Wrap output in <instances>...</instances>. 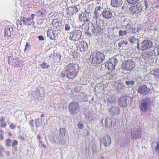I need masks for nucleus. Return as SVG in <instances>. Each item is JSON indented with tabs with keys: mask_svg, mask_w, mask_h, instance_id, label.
Segmentation results:
<instances>
[{
	"mask_svg": "<svg viewBox=\"0 0 159 159\" xmlns=\"http://www.w3.org/2000/svg\"><path fill=\"white\" fill-rule=\"evenodd\" d=\"M79 68V65L76 64L70 63L64 67L60 76L61 78L66 77L69 79L73 80L77 76Z\"/></svg>",
	"mask_w": 159,
	"mask_h": 159,
	"instance_id": "nucleus-1",
	"label": "nucleus"
},
{
	"mask_svg": "<svg viewBox=\"0 0 159 159\" xmlns=\"http://www.w3.org/2000/svg\"><path fill=\"white\" fill-rule=\"evenodd\" d=\"M3 148H0V152L2 151Z\"/></svg>",
	"mask_w": 159,
	"mask_h": 159,
	"instance_id": "nucleus-57",
	"label": "nucleus"
},
{
	"mask_svg": "<svg viewBox=\"0 0 159 159\" xmlns=\"http://www.w3.org/2000/svg\"><path fill=\"white\" fill-rule=\"evenodd\" d=\"M40 66L42 68H47L50 67L49 65H47V64L45 62H43L42 63L40 64Z\"/></svg>",
	"mask_w": 159,
	"mask_h": 159,
	"instance_id": "nucleus-29",
	"label": "nucleus"
},
{
	"mask_svg": "<svg viewBox=\"0 0 159 159\" xmlns=\"http://www.w3.org/2000/svg\"><path fill=\"white\" fill-rule=\"evenodd\" d=\"M77 126L78 128L80 129H83L84 127L83 124L81 123H78Z\"/></svg>",
	"mask_w": 159,
	"mask_h": 159,
	"instance_id": "nucleus-37",
	"label": "nucleus"
},
{
	"mask_svg": "<svg viewBox=\"0 0 159 159\" xmlns=\"http://www.w3.org/2000/svg\"><path fill=\"white\" fill-rule=\"evenodd\" d=\"M17 128H18V129H20V126H18Z\"/></svg>",
	"mask_w": 159,
	"mask_h": 159,
	"instance_id": "nucleus-60",
	"label": "nucleus"
},
{
	"mask_svg": "<svg viewBox=\"0 0 159 159\" xmlns=\"http://www.w3.org/2000/svg\"><path fill=\"white\" fill-rule=\"evenodd\" d=\"M4 35L5 36H10L11 34V31L10 27H7L5 29Z\"/></svg>",
	"mask_w": 159,
	"mask_h": 159,
	"instance_id": "nucleus-26",
	"label": "nucleus"
},
{
	"mask_svg": "<svg viewBox=\"0 0 159 159\" xmlns=\"http://www.w3.org/2000/svg\"><path fill=\"white\" fill-rule=\"evenodd\" d=\"M135 62L132 59L124 61L122 64V69L124 70L131 71L135 67Z\"/></svg>",
	"mask_w": 159,
	"mask_h": 159,
	"instance_id": "nucleus-6",
	"label": "nucleus"
},
{
	"mask_svg": "<svg viewBox=\"0 0 159 159\" xmlns=\"http://www.w3.org/2000/svg\"><path fill=\"white\" fill-rule=\"evenodd\" d=\"M39 120V119L36 120V122H35V124H36V125H37V120Z\"/></svg>",
	"mask_w": 159,
	"mask_h": 159,
	"instance_id": "nucleus-63",
	"label": "nucleus"
},
{
	"mask_svg": "<svg viewBox=\"0 0 159 159\" xmlns=\"http://www.w3.org/2000/svg\"><path fill=\"white\" fill-rule=\"evenodd\" d=\"M123 31L122 30H120L119 32V34L120 36H122L123 34Z\"/></svg>",
	"mask_w": 159,
	"mask_h": 159,
	"instance_id": "nucleus-46",
	"label": "nucleus"
},
{
	"mask_svg": "<svg viewBox=\"0 0 159 159\" xmlns=\"http://www.w3.org/2000/svg\"><path fill=\"white\" fill-rule=\"evenodd\" d=\"M70 28L69 24H66L65 25V30L66 31H68L70 30Z\"/></svg>",
	"mask_w": 159,
	"mask_h": 159,
	"instance_id": "nucleus-43",
	"label": "nucleus"
},
{
	"mask_svg": "<svg viewBox=\"0 0 159 159\" xmlns=\"http://www.w3.org/2000/svg\"><path fill=\"white\" fill-rule=\"evenodd\" d=\"M37 137L38 139H39V141H40L41 139V137L39 135H37Z\"/></svg>",
	"mask_w": 159,
	"mask_h": 159,
	"instance_id": "nucleus-49",
	"label": "nucleus"
},
{
	"mask_svg": "<svg viewBox=\"0 0 159 159\" xmlns=\"http://www.w3.org/2000/svg\"><path fill=\"white\" fill-rule=\"evenodd\" d=\"M40 144H41L42 143H43V142L41 140H40V141H39Z\"/></svg>",
	"mask_w": 159,
	"mask_h": 159,
	"instance_id": "nucleus-58",
	"label": "nucleus"
},
{
	"mask_svg": "<svg viewBox=\"0 0 159 159\" xmlns=\"http://www.w3.org/2000/svg\"><path fill=\"white\" fill-rule=\"evenodd\" d=\"M144 3L145 7V9L147 10L148 7V2L147 0L144 1Z\"/></svg>",
	"mask_w": 159,
	"mask_h": 159,
	"instance_id": "nucleus-42",
	"label": "nucleus"
},
{
	"mask_svg": "<svg viewBox=\"0 0 159 159\" xmlns=\"http://www.w3.org/2000/svg\"><path fill=\"white\" fill-rule=\"evenodd\" d=\"M125 83L127 85H129V84L133 85L134 84V83L133 81H127Z\"/></svg>",
	"mask_w": 159,
	"mask_h": 159,
	"instance_id": "nucleus-44",
	"label": "nucleus"
},
{
	"mask_svg": "<svg viewBox=\"0 0 159 159\" xmlns=\"http://www.w3.org/2000/svg\"><path fill=\"white\" fill-rule=\"evenodd\" d=\"M104 158V157H102L101 158V159H103Z\"/></svg>",
	"mask_w": 159,
	"mask_h": 159,
	"instance_id": "nucleus-62",
	"label": "nucleus"
},
{
	"mask_svg": "<svg viewBox=\"0 0 159 159\" xmlns=\"http://www.w3.org/2000/svg\"><path fill=\"white\" fill-rule=\"evenodd\" d=\"M4 131L2 129H0V134H4Z\"/></svg>",
	"mask_w": 159,
	"mask_h": 159,
	"instance_id": "nucleus-50",
	"label": "nucleus"
},
{
	"mask_svg": "<svg viewBox=\"0 0 159 159\" xmlns=\"http://www.w3.org/2000/svg\"><path fill=\"white\" fill-rule=\"evenodd\" d=\"M102 29L98 24H96L92 27V33L93 34L97 35L101 32Z\"/></svg>",
	"mask_w": 159,
	"mask_h": 159,
	"instance_id": "nucleus-14",
	"label": "nucleus"
},
{
	"mask_svg": "<svg viewBox=\"0 0 159 159\" xmlns=\"http://www.w3.org/2000/svg\"><path fill=\"white\" fill-rule=\"evenodd\" d=\"M102 16L106 19H110L112 16V12L109 10L103 11L102 13Z\"/></svg>",
	"mask_w": 159,
	"mask_h": 159,
	"instance_id": "nucleus-20",
	"label": "nucleus"
},
{
	"mask_svg": "<svg viewBox=\"0 0 159 159\" xmlns=\"http://www.w3.org/2000/svg\"><path fill=\"white\" fill-rule=\"evenodd\" d=\"M82 34V32L80 30H75L70 33L69 39L74 41H78L81 39Z\"/></svg>",
	"mask_w": 159,
	"mask_h": 159,
	"instance_id": "nucleus-8",
	"label": "nucleus"
},
{
	"mask_svg": "<svg viewBox=\"0 0 159 159\" xmlns=\"http://www.w3.org/2000/svg\"><path fill=\"white\" fill-rule=\"evenodd\" d=\"M123 3V0H111V5L114 7H118L122 6Z\"/></svg>",
	"mask_w": 159,
	"mask_h": 159,
	"instance_id": "nucleus-17",
	"label": "nucleus"
},
{
	"mask_svg": "<svg viewBox=\"0 0 159 159\" xmlns=\"http://www.w3.org/2000/svg\"><path fill=\"white\" fill-rule=\"evenodd\" d=\"M105 126L107 127H110L112 125V120L110 118L107 117L105 120Z\"/></svg>",
	"mask_w": 159,
	"mask_h": 159,
	"instance_id": "nucleus-27",
	"label": "nucleus"
},
{
	"mask_svg": "<svg viewBox=\"0 0 159 159\" xmlns=\"http://www.w3.org/2000/svg\"><path fill=\"white\" fill-rule=\"evenodd\" d=\"M9 135L10 136H11L12 135V134L11 133H9Z\"/></svg>",
	"mask_w": 159,
	"mask_h": 159,
	"instance_id": "nucleus-61",
	"label": "nucleus"
},
{
	"mask_svg": "<svg viewBox=\"0 0 159 159\" xmlns=\"http://www.w3.org/2000/svg\"><path fill=\"white\" fill-rule=\"evenodd\" d=\"M129 101L128 100L127 96H123L121 97L118 101L119 105L123 108L126 107L129 103Z\"/></svg>",
	"mask_w": 159,
	"mask_h": 159,
	"instance_id": "nucleus-12",
	"label": "nucleus"
},
{
	"mask_svg": "<svg viewBox=\"0 0 159 159\" xmlns=\"http://www.w3.org/2000/svg\"><path fill=\"white\" fill-rule=\"evenodd\" d=\"M22 139L23 140H24L25 139V138H23V137H22Z\"/></svg>",
	"mask_w": 159,
	"mask_h": 159,
	"instance_id": "nucleus-64",
	"label": "nucleus"
},
{
	"mask_svg": "<svg viewBox=\"0 0 159 159\" xmlns=\"http://www.w3.org/2000/svg\"><path fill=\"white\" fill-rule=\"evenodd\" d=\"M117 63V61L116 59L114 58L111 59L110 61L106 63L105 67L109 70H113L115 69V66Z\"/></svg>",
	"mask_w": 159,
	"mask_h": 159,
	"instance_id": "nucleus-11",
	"label": "nucleus"
},
{
	"mask_svg": "<svg viewBox=\"0 0 159 159\" xmlns=\"http://www.w3.org/2000/svg\"><path fill=\"white\" fill-rule=\"evenodd\" d=\"M137 41L139 40V39H136L135 38L134 36H132L129 39V42L132 43L133 44L135 42H136V40Z\"/></svg>",
	"mask_w": 159,
	"mask_h": 159,
	"instance_id": "nucleus-31",
	"label": "nucleus"
},
{
	"mask_svg": "<svg viewBox=\"0 0 159 159\" xmlns=\"http://www.w3.org/2000/svg\"><path fill=\"white\" fill-rule=\"evenodd\" d=\"M16 59H12L11 61H9V63L10 65L13 66L14 67H15V66L16 64Z\"/></svg>",
	"mask_w": 159,
	"mask_h": 159,
	"instance_id": "nucleus-32",
	"label": "nucleus"
},
{
	"mask_svg": "<svg viewBox=\"0 0 159 159\" xmlns=\"http://www.w3.org/2000/svg\"><path fill=\"white\" fill-rule=\"evenodd\" d=\"M80 107L79 103L76 102H71L68 106L69 111L72 115L78 113L80 111Z\"/></svg>",
	"mask_w": 159,
	"mask_h": 159,
	"instance_id": "nucleus-5",
	"label": "nucleus"
},
{
	"mask_svg": "<svg viewBox=\"0 0 159 159\" xmlns=\"http://www.w3.org/2000/svg\"><path fill=\"white\" fill-rule=\"evenodd\" d=\"M157 54L159 55V46H158L157 51Z\"/></svg>",
	"mask_w": 159,
	"mask_h": 159,
	"instance_id": "nucleus-53",
	"label": "nucleus"
},
{
	"mask_svg": "<svg viewBox=\"0 0 159 159\" xmlns=\"http://www.w3.org/2000/svg\"><path fill=\"white\" fill-rule=\"evenodd\" d=\"M36 13L38 14V17L41 16L43 15V13L41 10L38 11Z\"/></svg>",
	"mask_w": 159,
	"mask_h": 159,
	"instance_id": "nucleus-40",
	"label": "nucleus"
},
{
	"mask_svg": "<svg viewBox=\"0 0 159 159\" xmlns=\"http://www.w3.org/2000/svg\"><path fill=\"white\" fill-rule=\"evenodd\" d=\"M18 143V141L16 140H14L13 141L11 146L12 147H14L16 145H17Z\"/></svg>",
	"mask_w": 159,
	"mask_h": 159,
	"instance_id": "nucleus-38",
	"label": "nucleus"
},
{
	"mask_svg": "<svg viewBox=\"0 0 159 159\" xmlns=\"http://www.w3.org/2000/svg\"><path fill=\"white\" fill-rule=\"evenodd\" d=\"M101 141L105 147L108 146L111 143L110 137L108 135H106L103 137V140H102Z\"/></svg>",
	"mask_w": 159,
	"mask_h": 159,
	"instance_id": "nucleus-19",
	"label": "nucleus"
},
{
	"mask_svg": "<svg viewBox=\"0 0 159 159\" xmlns=\"http://www.w3.org/2000/svg\"><path fill=\"white\" fill-rule=\"evenodd\" d=\"M38 38L39 40L43 41L44 40V38L42 35H40L38 36Z\"/></svg>",
	"mask_w": 159,
	"mask_h": 159,
	"instance_id": "nucleus-45",
	"label": "nucleus"
},
{
	"mask_svg": "<svg viewBox=\"0 0 159 159\" xmlns=\"http://www.w3.org/2000/svg\"><path fill=\"white\" fill-rule=\"evenodd\" d=\"M151 74L157 79H159V69L153 70L151 71Z\"/></svg>",
	"mask_w": 159,
	"mask_h": 159,
	"instance_id": "nucleus-25",
	"label": "nucleus"
},
{
	"mask_svg": "<svg viewBox=\"0 0 159 159\" xmlns=\"http://www.w3.org/2000/svg\"><path fill=\"white\" fill-rule=\"evenodd\" d=\"M143 9V6L142 4L138 3L136 5L130 7L129 10L132 13L136 14L141 12L142 11Z\"/></svg>",
	"mask_w": 159,
	"mask_h": 159,
	"instance_id": "nucleus-9",
	"label": "nucleus"
},
{
	"mask_svg": "<svg viewBox=\"0 0 159 159\" xmlns=\"http://www.w3.org/2000/svg\"><path fill=\"white\" fill-rule=\"evenodd\" d=\"M140 0H127L128 3L129 4L134 5L137 3Z\"/></svg>",
	"mask_w": 159,
	"mask_h": 159,
	"instance_id": "nucleus-30",
	"label": "nucleus"
},
{
	"mask_svg": "<svg viewBox=\"0 0 159 159\" xmlns=\"http://www.w3.org/2000/svg\"><path fill=\"white\" fill-rule=\"evenodd\" d=\"M11 140L9 139H7L6 140V146L7 147H9L10 146Z\"/></svg>",
	"mask_w": 159,
	"mask_h": 159,
	"instance_id": "nucleus-35",
	"label": "nucleus"
},
{
	"mask_svg": "<svg viewBox=\"0 0 159 159\" xmlns=\"http://www.w3.org/2000/svg\"><path fill=\"white\" fill-rule=\"evenodd\" d=\"M10 129H14L16 128V126L14 123H11L9 126Z\"/></svg>",
	"mask_w": 159,
	"mask_h": 159,
	"instance_id": "nucleus-39",
	"label": "nucleus"
},
{
	"mask_svg": "<svg viewBox=\"0 0 159 159\" xmlns=\"http://www.w3.org/2000/svg\"><path fill=\"white\" fill-rule=\"evenodd\" d=\"M152 45V42L151 40H145L143 41L140 44L139 43V42H138L137 43V47L139 50L143 51L150 49Z\"/></svg>",
	"mask_w": 159,
	"mask_h": 159,
	"instance_id": "nucleus-4",
	"label": "nucleus"
},
{
	"mask_svg": "<svg viewBox=\"0 0 159 159\" xmlns=\"http://www.w3.org/2000/svg\"><path fill=\"white\" fill-rule=\"evenodd\" d=\"M140 111L146 112L152 110V102L148 99L142 100L139 104Z\"/></svg>",
	"mask_w": 159,
	"mask_h": 159,
	"instance_id": "nucleus-3",
	"label": "nucleus"
},
{
	"mask_svg": "<svg viewBox=\"0 0 159 159\" xmlns=\"http://www.w3.org/2000/svg\"><path fill=\"white\" fill-rule=\"evenodd\" d=\"M66 134V131L65 128H61L60 129L59 134L60 138H64Z\"/></svg>",
	"mask_w": 159,
	"mask_h": 159,
	"instance_id": "nucleus-24",
	"label": "nucleus"
},
{
	"mask_svg": "<svg viewBox=\"0 0 159 159\" xmlns=\"http://www.w3.org/2000/svg\"><path fill=\"white\" fill-rule=\"evenodd\" d=\"M44 116V115L43 114H42L41 115V117L43 118Z\"/></svg>",
	"mask_w": 159,
	"mask_h": 159,
	"instance_id": "nucleus-55",
	"label": "nucleus"
},
{
	"mask_svg": "<svg viewBox=\"0 0 159 159\" xmlns=\"http://www.w3.org/2000/svg\"><path fill=\"white\" fill-rule=\"evenodd\" d=\"M123 44L127 45L128 44V41L127 40H122L118 43V46L120 48L122 47V45Z\"/></svg>",
	"mask_w": 159,
	"mask_h": 159,
	"instance_id": "nucleus-33",
	"label": "nucleus"
},
{
	"mask_svg": "<svg viewBox=\"0 0 159 159\" xmlns=\"http://www.w3.org/2000/svg\"><path fill=\"white\" fill-rule=\"evenodd\" d=\"M48 37L51 39H53L56 36L55 31L49 29L47 31Z\"/></svg>",
	"mask_w": 159,
	"mask_h": 159,
	"instance_id": "nucleus-21",
	"label": "nucleus"
},
{
	"mask_svg": "<svg viewBox=\"0 0 159 159\" xmlns=\"http://www.w3.org/2000/svg\"><path fill=\"white\" fill-rule=\"evenodd\" d=\"M92 63L94 65L100 64L104 61L105 57L104 54L99 51L91 54L90 57Z\"/></svg>",
	"mask_w": 159,
	"mask_h": 159,
	"instance_id": "nucleus-2",
	"label": "nucleus"
},
{
	"mask_svg": "<svg viewBox=\"0 0 159 159\" xmlns=\"http://www.w3.org/2000/svg\"><path fill=\"white\" fill-rule=\"evenodd\" d=\"M94 13L95 14V15H98V11L97 10L95 9V10L94 11Z\"/></svg>",
	"mask_w": 159,
	"mask_h": 159,
	"instance_id": "nucleus-48",
	"label": "nucleus"
},
{
	"mask_svg": "<svg viewBox=\"0 0 159 159\" xmlns=\"http://www.w3.org/2000/svg\"><path fill=\"white\" fill-rule=\"evenodd\" d=\"M96 10H97L98 11H100L101 9V6H98L97 7V8L95 9Z\"/></svg>",
	"mask_w": 159,
	"mask_h": 159,
	"instance_id": "nucleus-47",
	"label": "nucleus"
},
{
	"mask_svg": "<svg viewBox=\"0 0 159 159\" xmlns=\"http://www.w3.org/2000/svg\"><path fill=\"white\" fill-rule=\"evenodd\" d=\"M31 19L30 17L26 18L24 16H21L20 20H18L17 22V25L18 27L20 26L21 28L22 26V23L23 25H29L32 24L31 21Z\"/></svg>",
	"mask_w": 159,
	"mask_h": 159,
	"instance_id": "nucleus-7",
	"label": "nucleus"
},
{
	"mask_svg": "<svg viewBox=\"0 0 159 159\" xmlns=\"http://www.w3.org/2000/svg\"><path fill=\"white\" fill-rule=\"evenodd\" d=\"M109 112L113 116L117 115L120 113V109L117 107H112L109 110Z\"/></svg>",
	"mask_w": 159,
	"mask_h": 159,
	"instance_id": "nucleus-16",
	"label": "nucleus"
},
{
	"mask_svg": "<svg viewBox=\"0 0 159 159\" xmlns=\"http://www.w3.org/2000/svg\"><path fill=\"white\" fill-rule=\"evenodd\" d=\"M156 152L158 151V152H159V141L157 143V145L155 149Z\"/></svg>",
	"mask_w": 159,
	"mask_h": 159,
	"instance_id": "nucleus-41",
	"label": "nucleus"
},
{
	"mask_svg": "<svg viewBox=\"0 0 159 159\" xmlns=\"http://www.w3.org/2000/svg\"><path fill=\"white\" fill-rule=\"evenodd\" d=\"M31 16V19H34L35 15L34 14H32Z\"/></svg>",
	"mask_w": 159,
	"mask_h": 159,
	"instance_id": "nucleus-51",
	"label": "nucleus"
},
{
	"mask_svg": "<svg viewBox=\"0 0 159 159\" xmlns=\"http://www.w3.org/2000/svg\"><path fill=\"white\" fill-rule=\"evenodd\" d=\"M67 11L68 15L72 16L77 12L78 11V9L77 7L75 6L68 7Z\"/></svg>",
	"mask_w": 159,
	"mask_h": 159,
	"instance_id": "nucleus-18",
	"label": "nucleus"
},
{
	"mask_svg": "<svg viewBox=\"0 0 159 159\" xmlns=\"http://www.w3.org/2000/svg\"><path fill=\"white\" fill-rule=\"evenodd\" d=\"M5 118L3 116H1L0 119V126L2 128H5L7 126V123L5 121Z\"/></svg>",
	"mask_w": 159,
	"mask_h": 159,
	"instance_id": "nucleus-23",
	"label": "nucleus"
},
{
	"mask_svg": "<svg viewBox=\"0 0 159 159\" xmlns=\"http://www.w3.org/2000/svg\"><path fill=\"white\" fill-rule=\"evenodd\" d=\"M44 148H47V146L46 145L44 144L43 145H42V146Z\"/></svg>",
	"mask_w": 159,
	"mask_h": 159,
	"instance_id": "nucleus-54",
	"label": "nucleus"
},
{
	"mask_svg": "<svg viewBox=\"0 0 159 159\" xmlns=\"http://www.w3.org/2000/svg\"><path fill=\"white\" fill-rule=\"evenodd\" d=\"M30 44L28 43L27 42L26 43V44L25 46V48L24 49V51L25 52L27 50V48L30 49Z\"/></svg>",
	"mask_w": 159,
	"mask_h": 159,
	"instance_id": "nucleus-36",
	"label": "nucleus"
},
{
	"mask_svg": "<svg viewBox=\"0 0 159 159\" xmlns=\"http://www.w3.org/2000/svg\"><path fill=\"white\" fill-rule=\"evenodd\" d=\"M150 92V89L145 85H141L139 87L137 92L144 95L147 94Z\"/></svg>",
	"mask_w": 159,
	"mask_h": 159,
	"instance_id": "nucleus-13",
	"label": "nucleus"
},
{
	"mask_svg": "<svg viewBox=\"0 0 159 159\" xmlns=\"http://www.w3.org/2000/svg\"><path fill=\"white\" fill-rule=\"evenodd\" d=\"M80 54L77 52H74L72 53V56L74 58H77L80 57Z\"/></svg>",
	"mask_w": 159,
	"mask_h": 159,
	"instance_id": "nucleus-34",
	"label": "nucleus"
},
{
	"mask_svg": "<svg viewBox=\"0 0 159 159\" xmlns=\"http://www.w3.org/2000/svg\"><path fill=\"white\" fill-rule=\"evenodd\" d=\"M89 15L88 14L86 13H84L80 15L79 16V20L84 22H88L90 20L89 18Z\"/></svg>",
	"mask_w": 159,
	"mask_h": 159,
	"instance_id": "nucleus-15",
	"label": "nucleus"
},
{
	"mask_svg": "<svg viewBox=\"0 0 159 159\" xmlns=\"http://www.w3.org/2000/svg\"><path fill=\"white\" fill-rule=\"evenodd\" d=\"M126 27L127 28L126 30H125L123 31V33L125 35H126L127 33H130L131 32V30H132V28L129 26V27H127V26H126Z\"/></svg>",
	"mask_w": 159,
	"mask_h": 159,
	"instance_id": "nucleus-28",
	"label": "nucleus"
},
{
	"mask_svg": "<svg viewBox=\"0 0 159 159\" xmlns=\"http://www.w3.org/2000/svg\"><path fill=\"white\" fill-rule=\"evenodd\" d=\"M77 49L81 52H85L88 50V44L84 40L81 41L78 43L77 44Z\"/></svg>",
	"mask_w": 159,
	"mask_h": 159,
	"instance_id": "nucleus-10",
	"label": "nucleus"
},
{
	"mask_svg": "<svg viewBox=\"0 0 159 159\" xmlns=\"http://www.w3.org/2000/svg\"><path fill=\"white\" fill-rule=\"evenodd\" d=\"M97 15H95V16H94L93 17V18L94 19H98V16H97Z\"/></svg>",
	"mask_w": 159,
	"mask_h": 159,
	"instance_id": "nucleus-52",
	"label": "nucleus"
},
{
	"mask_svg": "<svg viewBox=\"0 0 159 159\" xmlns=\"http://www.w3.org/2000/svg\"><path fill=\"white\" fill-rule=\"evenodd\" d=\"M52 24L53 27L54 29H57L61 25V24L57 20V19H54Z\"/></svg>",
	"mask_w": 159,
	"mask_h": 159,
	"instance_id": "nucleus-22",
	"label": "nucleus"
},
{
	"mask_svg": "<svg viewBox=\"0 0 159 159\" xmlns=\"http://www.w3.org/2000/svg\"><path fill=\"white\" fill-rule=\"evenodd\" d=\"M89 26L88 25H87V27H86V28L85 30H88V29H89Z\"/></svg>",
	"mask_w": 159,
	"mask_h": 159,
	"instance_id": "nucleus-56",
	"label": "nucleus"
},
{
	"mask_svg": "<svg viewBox=\"0 0 159 159\" xmlns=\"http://www.w3.org/2000/svg\"><path fill=\"white\" fill-rule=\"evenodd\" d=\"M86 24H85V23H84L83 25H82V26H83V27L85 25H86Z\"/></svg>",
	"mask_w": 159,
	"mask_h": 159,
	"instance_id": "nucleus-59",
	"label": "nucleus"
}]
</instances>
